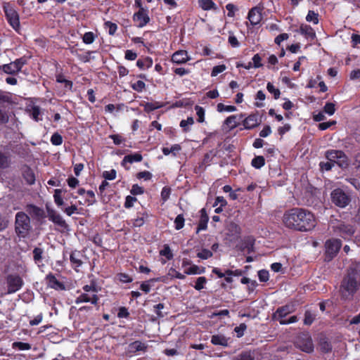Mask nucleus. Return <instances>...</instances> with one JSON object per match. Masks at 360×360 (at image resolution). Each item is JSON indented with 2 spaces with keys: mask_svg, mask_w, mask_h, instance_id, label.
Here are the masks:
<instances>
[{
  "mask_svg": "<svg viewBox=\"0 0 360 360\" xmlns=\"http://www.w3.org/2000/svg\"><path fill=\"white\" fill-rule=\"evenodd\" d=\"M282 221L286 228L300 232L311 231L316 224L314 214L302 207H292L286 210Z\"/></svg>",
  "mask_w": 360,
  "mask_h": 360,
  "instance_id": "1",
  "label": "nucleus"
},
{
  "mask_svg": "<svg viewBox=\"0 0 360 360\" xmlns=\"http://www.w3.org/2000/svg\"><path fill=\"white\" fill-rule=\"evenodd\" d=\"M14 228L15 233L20 240L28 238L32 230L29 215L24 212H17L15 216Z\"/></svg>",
  "mask_w": 360,
  "mask_h": 360,
  "instance_id": "2",
  "label": "nucleus"
},
{
  "mask_svg": "<svg viewBox=\"0 0 360 360\" xmlns=\"http://www.w3.org/2000/svg\"><path fill=\"white\" fill-rule=\"evenodd\" d=\"M84 292H82L76 297L75 302L77 304L81 303L90 302L94 306H98L100 298L97 295L98 288L94 281L91 282L89 285H84L82 287Z\"/></svg>",
  "mask_w": 360,
  "mask_h": 360,
  "instance_id": "3",
  "label": "nucleus"
},
{
  "mask_svg": "<svg viewBox=\"0 0 360 360\" xmlns=\"http://www.w3.org/2000/svg\"><path fill=\"white\" fill-rule=\"evenodd\" d=\"M359 274L355 269L349 270L343 278L341 283V288L348 293V295L353 296L358 290L360 283L358 282Z\"/></svg>",
  "mask_w": 360,
  "mask_h": 360,
  "instance_id": "4",
  "label": "nucleus"
},
{
  "mask_svg": "<svg viewBox=\"0 0 360 360\" xmlns=\"http://www.w3.org/2000/svg\"><path fill=\"white\" fill-rule=\"evenodd\" d=\"M325 158L334 162L340 168L345 169L349 165V160L347 155L340 150L330 149L325 152Z\"/></svg>",
  "mask_w": 360,
  "mask_h": 360,
  "instance_id": "5",
  "label": "nucleus"
},
{
  "mask_svg": "<svg viewBox=\"0 0 360 360\" xmlns=\"http://www.w3.org/2000/svg\"><path fill=\"white\" fill-rule=\"evenodd\" d=\"M332 232L334 235L340 236L345 240L350 239L355 232L354 226L345 224L342 221H337L330 224Z\"/></svg>",
  "mask_w": 360,
  "mask_h": 360,
  "instance_id": "6",
  "label": "nucleus"
},
{
  "mask_svg": "<svg viewBox=\"0 0 360 360\" xmlns=\"http://www.w3.org/2000/svg\"><path fill=\"white\" fill-rule=\"evenodd\" d=\"M295 345L297 348L308 354L312 353L314 349L312 338L308 333L299 335L296 338Z\"/></svg>",
  "mask_w": 360,
  "mask_h": 360,
  "instance_id": "7",
  "label": "nucleus"
},
{
  "mask_svg": "<svg viewBox=\"0 0 360 360\" xmlns=\"http://www.w3.org/2000/svg\"><path fill=\"white\" fill-rule=\"evenodd\" d=\"M7 293L13 294L20 290L24 285L22 278L18 274H10L6 277Z\"/></svg>",
  "mask_w": 360,
  "mask_h": 360,
  "instance_id": "8",
  "label": "nucleus"
},
{
  "mask_svg": "<svg viewBox=\"0 0 360 360\" xmlns=\"http://www.w3.org/2000/svg\"><path fill=\"white\" fill-rule=\"evenodd\" d=\"M332 202L340 208L346 207L351 202L350 196L342 189H334L330 194Z\"/></svg>",
  "mask_w": 360,
  "mask_h": 360,
  "instance_id": "9",
  "label": "nucleus"
},
{
  "mask_svg": "<svg viewBox=\"0 0 360 360\" xmlns=\"http://www.w3.org/2000/svg\"><path fill=\"white\" fill-rule=\"evenodd\" d=\"M4 11L9 25L13 27V30L19 33L20 30V24L19 15L17 11L14 8L13 6L8 4L6 6H4Z\"/></svg>",
  "mask_w": 360,
  "mask_h": 360,
  "instance_id": "10",
  "label": "nucleus"
},
{
  "mask_svg": "<svg viewBox=\"0 0 360 360\" xmlns=\"http://www.w3.org/2000/svg\"><path fill=\"white\" fill-rule=\"evenodd\" d=\"M342 247V241L338 238H330L326 241V255L329 259L334 258Z\"/></svg>",
  "mask_w": 360,
  "mask_h": 360,
  "instance_id": "11",
  "label": "nucleus"
},
{
  "mask_svg": "<svg viewBox=\"0 0 360 360\" xmlns=\"http://www.w3.org/2000/svg\"><path fill=\"white\" fill-rule=\"evenodd\" d=\"M135 25L139 28L145 27L150 22L149 11L148 8H141V11L135 12L132 16Z\"/></svg>",
  "mask_w": 360,
  "mask_h": 360,
  "instance_id": "12",
  "label": "nucleus"
},
{
  "mask_svg": "<svg viewBox=\"0 0 360 360\" xmlns=\"http://www.w3.org/2000/svg\"><path fill=\"white\" fill-rule=\"evenodd\" d=\"M70 198L76 199L77 196L74 195L72 193L68 192L64 188H56L54 190L53 200L58 207H61L64 205V199L68 200Z\"/></svg>",
  "mask_w": 360,
  "mask_h": 360,
  "instance_id": "13",
  "label": "nucleus"
},
{
  "mask_svg": "<svg viewBox=\"0 0 360 360\" xmlns=\"http://www.w3.org/2000/svg\"><path fill=\"white\" fill-rule=\"evenodd\" d=\"M84 251L77 250H72L70 253V262L72 268L77 272L79 271V268L84 264L83 259H86Z\"/></svg>",
  "mask_w": 360,
  "mask_h": 360,
  "instance_id": "14",
  "label": "nucleus"
},
{
  "mask_svg": "<svg viewBox=\"0 0 360 360\" xmlns=\"http://www.w3.org/2000/svg\"><path fill=\"white\" fill-rule=\"evenodd\" d=\"M26 210L33 218V219H35L37 221L41 222V221L46 217L44 210L35 205H27L26 207Z\"/></svg>",
  "mask_w": 360,
  "mask_h": 360,
  "instance_id": "15",
  "label": "nucleus"
},
{
  "mask_svg": "<svg viewBox=\"0 0 360 360\" xmlns=\"http://www.w3.org/2000/svg\"><path fill=\"white\" fill-rule=\"evenodd\" d=\"M248 19L252 26L259 25L262 20V8L258 6L252 8L248 12Z\"/></svg>",
  "mask_w": 360,
  "mask_h": 360,
  "instance_id": "16",
  "label": "nucleus"
},
{
  "mask_svg": "<svg viewBox=\"0 0 360 360\" xmlns=\"http://www.w3.org/2000/svg\"><path fill=\"white\" fill-rule=\"evenodd\" d=\"M48 212V217L50 221H51L55 224L66 229L68 227V224L65 222V221L63 219V218L60 216V214L57 213L56 211H55L53 209H47Z\"/></svg>",
  "mask_w": 360,
  "mask_h": 360,
  "instance_id": "17",
  "label": "nucleus"
},
{
  "mask_svg": "<svg viewBox=\"0 0 360 360\" xmlns=\"http://www.w3.org/2000/svg\"><path fill=\"white\" fill-rule=\"evenodd\" d=\"M191 58L188 56V52L186 50H179L175 51L172 56L171 60L173 63L184 64L189 61Z\"/></svg>",
  "mask_w": 360,
  "mask_h": 360,
  "instance_id": "18",
  "label": "nucleus"
},
{
  "mask_svg": "<svg viewBox=\"0 0 360 360\" xmlns=\"http://www.w3.org/2000/svg\"><path fill=\"white\" fill-rule=\"evenodd\" d=\"M143 160V156L140 153H135L133 154L127 155L124 157L121 162V165L124 167L125 169L129 170V167L127 165L128 163L132 164L134 162H139Z\"/></svg>",
  "mask_w": 360,
  "mask_h": 360,
  "instance_id": "19",
  "label": "nucleus"
},
{
  "mask_svg": "<svg viewBox=\"0 0 360 360\" xmlns=\"http://www.w3.org/2000/svg\"><path fill=\"white\" fill-rule=\"evenodd\" d=\"M46 281L49 287L55 290H64L65 285L59 281L56 276L52 273H49L46 276Z\"/></svg>",
  "mask_w": 360,
  "mask_h": 360,
  "instance_id": "20",
  "label": "nucleus"
},
{
  "mask_svg": "<svg viewBox=\"0 0 360 360\" xmlns=\"http://www.w3.org/2000/svg\"><path fill=\"white\" fill-rule=\"evenodd\" d=\"M255 240L252 236H248L244 239L240 246L241 251H246L248 254H250L255 251Z\"/></svg>",
  "mask_w": 360,
  "mask_h": 360,
  "instance_id": "21",
  "label": "nucleus"
},
{
  "mask_svg": "<svg viewBox=\"0 0 360 360\" xmlns=\"http://www.w3.org/2000/svg\"><path fill=\"white\" fill-rule=\"evenodd\" d=\"M243 125L245 129H252L259 125L257 116L255 114H251L245 117L243 121Z\"/></svg>",
  "mask_w": 360,
  "mask_h": 360,
  "instance_id": "22",
  "label": "nucleus"
},
{
  "mask_svg": "<svg viewBox=\"0 0 360 360\" xmlns=\"http://www.w3.org/2000/svg\"><path fill=\"white\" fill-rule=\"evenodd\" d=\"M200 217L198 224L196 233H199L200 231L206 230L207 229V223L209 221V217L205 208L201 209L200 211Z\"/></svg>",
  "mask_w": 360,
  "mask_h": 360,
  "instance_id": "23",
  "label": "nucleus"
},
{
  "mask_svg": "<svg viewBox=\"0 0 360 360\" xmlns=\"http://www.w3.org/2000/svg\"><path fill=\"white\" fill-rule=\"evenodd\" d=\"M299 32L308 39L313 40L316 37L314 30L308 25L302 24L300 27Z\"/></svg>",
  "mask_w": 360,
  "mask_h": 360,
  "instance_id": "24",
  "label": "nucleus"
},
{
  "mask_svg": "<svg viewBox=\"0 0 360 360\" xmlns=\"http://www.w3.org/2000/svg\"><path fill=\"white\" fill-rule=\"evenodd\" d=\"M149 218V215L147 212H138L136 217L132 221L133 227H141L142 226L146 221Z\"/></svg>",
  "mask_w": 360,
  "mask_h": 360,
  "instance_id": "25",
  "label": "nucleus"
},
{
  "mask_svg": "<svg viewBox=\"0 0 360 360\" xmlns=\"http://www.w3.org/2000/svg\"><path fill=\"white\" fill-rule=\"evenodd\" d=\"M22 177L29 185H33L35 183V174L34 171L28 166H26L22 170Z\"/></svg>",
  "mask_w": 360,
  "mask_h": 360,
  "instance_id": "26",
  "label": "nucleus"
},
{
  "mask_svg": "<svg viewBox=\"0 0 360 360\" xmlns=\"http://www.w3.org/2000/svg\"><path fill=\"white\" fill-rule=\"evenodd\" d=\"M291 312H292V307L286 304L278 307L274 315L278 317V320L279 321V319H285L284 318Z\"/></svg>",
  "mask_w": 360,
  "mask_h": 360,
  "instance_id": "27",
  "label": "nucleus"
},
{
  "mask_svg": "<svg viewBox=\"0 0 360 360\" xmlns=\"http://www.w3.org/2000/svg\"><path fill=\"white\" fill-rule=\"evenodd\" d=\"M228 340L229 339L221 334L213 335L211 338V343L214 345L227 347Z\"/></svg>",
  "mask_w": 360,
  "mask_h": 360,
  "instance_id": "28",
  "label": "nucleus"
},
{
  "mask_svg": "<svg viewBox=\"0 0 360 360\" xmlns=\"http://www.w3.org/2000/svg\"><path fill=\"white\" fill-rule=\"evenodd\" d=\"M26 110L34 121L39 122L41 120V117H40L41 109L39 106L33 105L30 106V108H27Z\"/></svg>",
  "mask_w": 360,
  "mask_h": 360,
  "instance_id": "29",
  "label": "nucleus"
},
{
  "mask_svg": "<svg viewBox=\"0 0 360 360\" xmlns=\"http://www.w3.org/2000/svg\"><path fill=\"white\" fill-rule=\"evenodd\" d=\"M153 63V59L149 56L145 57L142 59L140 58L136 61L137 67L141 70L148 69L151 68Z\"/></svg>",
  "mask_w": 360,
  "mask_h": 360,
  "instance_id": "30",
  "label": "nucleus"
},
{
  "mask_svg": "<svg viewBox=\"0 0 360 360\" xmlns=\"http://www.w3.org/2000/svg\"><path fill=\"white\" fill-rule=\"evenodd\" d=\"M129 348L131 352L135 353L141 351L145 352L147 349V347L141 341L136 340L129 344Z\"/></svg>",
  "mask_w": 360,
  "mask_h": 360,
  "instance_id": "31",
  "label": "nucleus"
},
{
  "mask_svg": "<svg viewBox=\"0 0 360 360\" xmlns=\"http://www.w3.org/2000/svg\"><path fill=\"white\" fill-rule=\"evenodd\" d=\"M198 5L204 11L217 10V8L212 0H198Z\"/></svg>",
  "mask_w": 360,
  "mask_h": 360,
  "instance_id": "32",
  "label": "nucleus"
},
{
  "mask_svg": "<svg viewBox=\"0 0 360 360\" xmlns=\"http://www.w3.org/2000/svg\"><path fill=\"white\" fill-rule=\"evenodd\" d=\"M56 81L58 83L64 84L65 87L71 90L73 86V82L70 80L66 79L62 72L56 75Z\"/></svg>",
  "mask_w": 360,
  "mask_h": 360,
  "instance_id": "33",
  "label": "nucleus"
},
{
  "mask_svg": "<svg viewBox=\"0 0 360 360\" xmlns=\"http://www.w3.org/2000/svg\"><path fill=\"white\" fill-rule=\"evenodd\" d=\"M205 268L202 266L199 267L195 264H192L188 269H186L184 273L187 275H195L204 274Z\"/></svg>",
  "mask_w": 360,
  "mask_h": 360,
  "instance_id": "34",
  "label": "nucleus"
},
{
  "mask_svg": "<svg viewBox=\"0 0 360 360\" xmlns=\"http://www.w3.org/2000/svg\"><path fill=\"white\" fill-rule=\"evenodd\" d=\"M165 105L163 103L160 102H147L144 105V110L147 112L154 111L155 110L159 109L164 107Z\"/></svg>",
  "mask_w": 360,
  "mask_h": 360,
  "instance_id": "35",
  "label": "nucleus"
},
{
  "mask_svg": "<svg viewBox=\"0 0 360 360\" xmlns=\"http://www.w3.org/2000/svg\"><path fill=\"white\" fill-rule=\"evenodd\" d=\"M159 281H165L164 279L162 278H150V280L143 282L140 285V289L143 291L145 293H148L150 290V285H149V283H153V282H159Z\"/></svg>",
  "mask_w": 360,
  "mask_h": 360,
  "instance_id": "36",
  "label": "nucleus"
},
{
  "mask_svg": "<svg viewBox=\"0 0 360 360\" xmlns=\"http://www.w3.org/2000/svg\"><path fill=\"white\" fill-rule=\"evenodd\" d=\"M237 119L238 115H231L224 120V124H226L229 128L230 130L234 129L238 126Z\"/></svg>",
  "mask_w": 360,
  "mask_h": 360,
  "instance_id": "37",
  "label": "nucleus"
},
{
  "mask_svg": "<svg viewBox=\"0 0 360 360\" xmlns=\"http://www.w3.org/2000/svg\"><path fill=\"white\" fill-rule=\"evenodd\" d=\"M0 70H2L4 73L8 75H17L18 73L16 69L14 68L13 62L0 65Z\"/></svg>",
  "mask_w": 360,
  "mask_h": 360,
  "instance_id": "38",
  "label": "nucleus"
},
{
  "mask_svg": "<svg viewBox=\"0 0 360 360\" xmlns=\"http://www.w3.org/2000/svg\"><path fill=\"white\" fill-rule=\"evenodd\" d=\"M33 259L36 264L41 263L43 259L44 250L41 248H34L32 250Z\"/></svg>",
  "mask_w": 360,
  "mask_h": 360,
  "instance_id": "39",
  "label": "nucleus"
},
{
  "mask_svg": "<svg viewBox=\"0 0 360 360\" xmlns=\"http://www.w3.org/2000/svg\"><path fill=\"white\" fill-rule=\"evenodd\" d=\"M251 165L255 169H260L265 165V158L262 155L255 156L252 160Z\"/></svg>",
  "mask_w": 360,
  "mask_h": 360,
  "instance_id": "40",
  "label": "nucleus"
},
{
  "mask_svg": "<svg viewBox=\"0 0 360 360\" xmlns=\"http://www.w3.org/2000/svg\"><path fill=\"white\" fill-rule=\"evenodd\" d=\"M254 354L251 351H243L233 360H254Z\"/></svg>",
  "mask_w": 360,
  "mask_h": 360,
  "instance_id": "41",
  "label": "nucleus"
},
{
  "mask_svg": "<svg viewBox=\"0 0 360 360\" xmlns=\"http://www.w3.org/2000/svg\"><path fill=\"white\" fill-rule=\"evenodd\" d=\"M316 315L314 313H312L311 311H305L303 321L304 324L306 326H311L316 319Z\"/></svg>",
  "mask_w": 360,
  "mask_h": 360,
  "instance_id": "42",
  "label": "nucleus"
},
{
  "mask_svg": "<svg viewBox=\"0 0 360 360\" xmlns=\"http://www.w3.org/2000/svg\"><path fill=\"white\" fill-rule=\"evenodd\" d=\"M27 63V59L25 56L20 57L13 61L14 68L18 72L21 71L22 67Z\"/></svg>",
  "mask_w": 360,
  "mask_h": 360,
  "instance_id": "43",
  "label": "nucleus"
},
{
  "mask_svg": "<svg viewBox=\"0 0 360 360\" xmlns=\"http://www.w3.org/2000/svg\"><path fill=\"white\" fill-rule=\"evenodd\" d=\"M266 89L270 94H273L274 99L277 100L280 98V96H281L280 90L278 88H276L272 83H271V82L267 83Z\"/></svg>",
  "mask_w": 360,
  "mask_h": 360,
  "instance_id": "44",
  "label": "nucleus"
},
{
  "mask_svg": "<svg viewBox=\"0 0 360 360\" xmlns=\"http://www.w3.org/2000/svg\"><path fill=\"white\" fill-rule=\"evenodd\" d=\"M306 20L309 22H313L314 25H317L319 22V13L314 11L309 10L306 16Z\"/></svg>",
  "mask_w": 360,
  "mask_h": 360,
  "instance_id": "45",
  "label": "nucleus"
},
{
  "mask_svg": "<svg viewBox=\"0 0 360 360\" xmlns=\"http://www.w3.org/2000/svg\"><path fill=\"white\" fill-rule=\"evenodd\" d=\"M160 255L165 257L168 260H171L174 257L170 247L167 244L164 245L163 248L160 251Z\"/></svg>",
  "mask_w": 360,
  "mask_h": 360,
  "instance_id": "46",
  "label": "nucleus"
},
{
  "mask_svg": "<svg viewBox=\"0 0 360 360\" xmlns=\"http://www.w3.org/2000/svg\"><path fill=\"white\" fill-rule=\"evenodd\" d=\"M193 118L192 117H188L186 120H182L180 122V127L183 129L184 132H188L190 130L188 126L193 124Z\"/></svg>",
  "mask_w": 360,
  "mask_h": 360,
  "instance_id": "47",
  "label": "nucleus"
},
{
  "mask_svg": "<svg viewBox=\"0 0 360 360\" xmlns=\"http://www.w3.org/2000/svg\"><path fill=\"white\" fill-rule=\"evenodd\" d=\"M217 110L219 112H222L224 111L234 112L237 110V108L234 105H226L222 103H219L217 105Z\"/></svg>",
  "mask_w": 360,
  "mask_h": 360,
  "instance_id": "48",
  "label": "nucleus"
},
{
  "mask_svg": "<svg viewBox=\"0 0 360 360\" xmlns=\"http://www.w3.org/2000/svg\"><path fill=\"white\" fill-rule=\"evenodd\" d=\"M96 38V35L92 32H86L84 34L82 37L83 42L86 44H92Z\"/></svg>",
  "mask_w": 360,
  "mask_h": 360,
  "instance_id": "49",
  "label": "nucleus"
},
{
  "mask_svg": "<svg viewBox=\"0 0 360 360\" xmlns=\"http://www.w3.org/2000/svg\"><path fill=\"white\" fill-rule=\"evenodd\" d=\"M185 219L182 214H178L174 219V227L176 230H180L184 226Z\"/></svg>",
  "mask_w": 360,
  "mask_h": 360,
  "instance_id": "50",
  "label": "nucleus"
},
{
  "mask_svg": "<svg viewBox=\"0 0 360 360\" xmlns=\"http://www.w3.org/2000/svg\"><path fill=\"white\" fill-rule=\"evenodd\" d=\"M207 278L205 276L198 277L195 281L194 288L198 291L202 290L205 288V285L207 283Z\"/></svg>",
  "mask_w": 360,
  "mask_h": 360,
  "instance_id": "51",
  "label": "nucleus"
},
{
  "mask_svg": "<svg viewBox=\"0 0 360 360\" xmlns=\"http://www.w3.org/2000/svg\"><path fill=\"white\" fill-rule=\"evenodd\" d=\"M213 256L212 251L203 248L200 252L197 253V257L201 259H207Z\"/></svg>",
  "mask_w": 360,
  "mask_h": 360,
  "instance_id": "52",
  "label": "nucleus"
},
{
  "mask_svg": "<svg viewBox=\"0 0 360 360\" xmlns=\"http://www.w3.org/2000/svg\"><path fill=\"white\" fill-rule=\"evenodd\" d=\"M9 166V157L0 150V169H5Z\"/></svg>",
  "mask_w": 360,
  "mask_h": 360,
  "instance_id": "53",
  "label": "nucleus"
},
{
  "mask_svg": "<svg viewBox=\"0 0 360 360\" xmlns=\"http://www.w3.org/2000/svg\"><path fill=\"white\" fill-rule=\"evenodd\" d=\"M104 27L108 28V34L113 36L117 30V25L116 23L110 21H106L104 22Z\"/></svg>",
  "mask_w": 360,
  "mask_h": 360,
  "instance_id": "54",
  "label": "nucleus"
},
{
  "mask_svg": "<svg viewBox=\"0 0 360 360\" xmlns=\"http://www.w3.org/2000/svg\"><path fill=\"white\" fill-rule=\"evenodd\" d=\"M195 110L198 115L197 121L200 123L203 122L205 121V109L202 106L196 105Z\"/></svg>",
  "mask_w": 360,
  "mask_h": 360,
  "instance_id": "55",
  "label": "nucleus"
},
{
  "mask_svg": "<svg viewBox=\"0 0 360 360\" xmlns=\"http://www.w3.org/2000/svg\"><path fill=\"white\" fill-rule=\"evenodd\" d=\"M334 166H335L334 162H333L332 161H330V160H328L327 162L322 161V162H320V163H319V167H320V170L321 172L330 171Z\"/></svg>",
  "mask_w": 360,
  "mask_h": 360,
  "instance_id": "56",
  "label": "nucleus"
},
{
  "mask_svg": "<svg viewBox=\"0 0 360 360\" xmlns=\"http://www.w3.org/2000/svg\"><path fill=\"white\" fill-rule=\"evenodd\" d=\"M131 87L133 90L137 92H142L146 89V84L141 80H139L134 83L131 84Z\"/></svg>",
  "mask_w": 360,
  "mask_h": 360,
  "instance_id": "57",
  "label": "nucleus"
},
{
  "mask_svg": "<svg viewBox=\"0 0 360 360\" xmlns=\"http://www.w3.org/2000/svg\"><path fill=\"white\" fill-rule=\"evenodd\" d=\"M165 308L163 303H159L153 306V311L157 314L158 318H164L167 313H163L162 309Z\"/></svg>",
  "mask_w": 360,
  "mask_h": 360,
  "instance_id": "58",
  "label": "nucleus"
},
{
  "mask_svg": "<svg viewBox=\"0 0 360 360\" xmlns=\"http://www.w3.org/2000/svg\"><path fill=\"white\" fill-rule=\"evenodd\" d=\"M228 230L232 233V235H235L236 236H238L241 232L240 227L234 222H231L229 224Z\"/></svg>",
  "mask_w": 360,
  "mask_h": 360,
  "instance_id": "59",
  "label": "nucleus"
},
{
  "mask_svg": "<svg viewBox=\"0 0 360 360\" xmlns=\"http://www.w3.org/2000/svg\"><path fill=\"white\" fill-rule=\"evenodd\" d=\"M51 143L53 146H60L63 143V137L58 132H55L51 137Z\"/></svg>",
  "mask_w": 360,
  "mask_h": 360,
  "instance_id": "60",
  "label": "nucleus"
},
{
  "mask_svg": "<svg viewBox=\"0 0 360 360\" xmlns=\"http://www.w3.org/2000/svg\"><path fill=\"white\" fill-rule=\"evenodd\" d=\"M117 317L119 319H129L130 314L126 307H120L118 309Z\"/></svg>",
  "mask_w": 360,
  "mask_h": 360,
  "instance_id": "61",
  "label": "nucleus"
},
{
  "mask_svg": "<svg viewBox=\"0 0 360 360\" xmlns=\"http://www.w3.org/2000/svg\"><path fill=\"white\" fill-rule=\"evenodd\" d=\"M324 112L329 115H333L335 112V105L333 103L328 102L323 107Z\"/></svg>",
  "mask_w": 360,
  "mask_h": 360,
  "instance_id": "62",
  "label": "nucleus"
},
{
  "mask_svg": "<svg viewBox=\"0 0 360 360\" xmlns=\"http://www.w3.org/2000/svg\"><path fill=\"white\" fill-rule=\"evenodd\" d=\"M117 176V172L115 169H112L110 171H105L103 173V176L105 179V180H114L116 178Z\"/></svg>",
  "mask_w": 360,
  "mask_h": 360,
  "instance_id": "63",
  "label": "nucleus"
},
{
  "mask_svg": "<svg viewBox=\"0 0 360 360\" xmlns=\"http://www.w3.org/2000/svg\"><path fill=\"white\" fill-rule=\"evenodd\" d=\"M226 69V66L224 64L216 65L212 68V70L211 72V76L216 77L219 73L223 72Z\"/></svg>",
  "mask_w": 360,
  "mask_h": 360,
  "instance_id": "64",
  "label": "nucleus"
}]
</instances>
